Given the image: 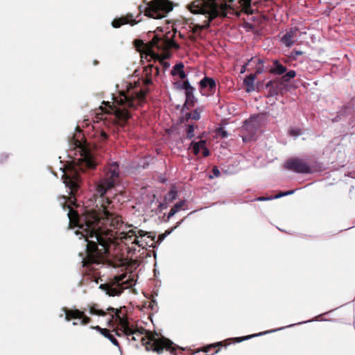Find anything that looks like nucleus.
Instances as JSON below:
<instances>
[{"instance_id": "obj_1", "label": "nucleus", "mask_w": 355, "mask_h": 355, "mask_svg": "<svg viewBox=\"0 0 355 355\" xmlns=\"http://www.w3.org/2000/svg\"><path fill=\"white\" fill-rule=\"evenodd\" d=\"M114 185V181L111 178L99 182L97 194L100 198L102 213L92 212L85 217L83 222L77 213L67 206L69 225L79 239H83L87 242L89 261H94L93 257L100 256L108 251L109 243L114 239L112 229L118 228L121 225V218L110 211L112 202L104 197L107 191Z\"/></svg>"}, {"instance_id": "obj_2", "label": "nucleus", "mask_w": 355, "mask_h": 355, "mask_svg": "<svg viewBox=\"0 0 355 355\" xmlns=\"http://www.w3.org/2000/svg\"><path fill=\"white\" fill-rule=\"evenodd\" d=\"M189 10L194 14H202L207 18L205 24H197L194 26L193 31L198 29H203L209 26L212 19L216 17L220 11L224 16L227 9V4L225 0H196L193 1L189 7Z\"/></svg>"}, {"instance_id": "obj_3", "label": "nucleus", "mask_w": 355, "mask_h": 355, "mask_svg": "<svg viewBox=\"0 0 355 355\" xmlns=\"http://www.w3.org/2000/svg\"><path fill=\"white\" fill-rule=\"evenodd\" d=\"M173 8L171 3L168 0H153L146 10V15L154 19H162Z\"/></svg>"}, {"instance_id": "obj_4", "label": "nucleus", "mask_w": 355, "mask_h": 355, "mask_svg": "<svg viewBox=\"0 0 355 355\" xmlns=\"http://www.w3.org/2000/svg\"><path fill=\"white\" fill-rule=\"evenodd\" d=\"M107 311L114 313L112 315L110 322H111L115 316L120 325V329L127 336H132L133 340H137L135 336H141L144 334V329L141 330L137 328L135 329L129 326L128 322L120 315L121 310L112 307H109Z\"/></svg>"}, {"instance_id": "obj_5", "label": "nucleus", "mask_w": 355, "mask_h": 355, "mask_svg": "<svg viewBox=\"0 0 355 355\" xmlns=\"http://www.w3.org/2000/svg\"><path fill=\"white\" fill-rule=\"evenodd\" d=\"M126 275L123 274L118 276H114L113 279L108 284H102L99 286V288L104 291L109 296H118L123 292L119 282L125 278Z\"/></svg>"}, {"instance_id": "obj_6", "label": "nucleus", "mask_w": 355, "mask_h": 355, "mask_svg": "<svg viewBox=\"0 0 355 355\" xmlns=\"http://www.w3.org/2000/svg\"><path fill=\"white\" fill-rule=\"evenodd\" d=\"M138 234L139 235H137V238L132 242L133 244H136L142 248L155 247V236H153L152 233L139 230Z\"/></svg>"}, {"instance_id": "obj_7", "label": "nucleus", "mask_w": 355, "mask_h": 355, "mask_svg": "<svg viewBox=\"0 0 355 355\" xmlns=\"http://www.w3.org/2000/svg\"><path fill=\"white\" fill-rule=\"evenodd\" d=\"M64 183L66 187L69 189V194L73 195L74 191L78 187L79 175L76 169L71 170L69 173H64Z\"/></svg>"}, {"instance_id": "obj_8", "label": "nucleus", "mask_w": 355, "mask_h": 355, "mask_svg": "<svg viewBox=\"0 0 355 355\" xmlns=\"http://www.w3.org/2000/svg\"><path fill=\"white\" fill-rule=\"evenodd\" d=\"M285 167L297 173H309L311 172L310 166L305 162L299 159H293L288 161Z\"/></svg>"}, {"instance_id": "obj_9", "label": "nucleus", "mask_w": 355, "mask_h": 355, "mask_svg": "<svg viewBox=\"0 0 355 355\" xmlns=\"http://www.w3.org/2000/svg\"><path fill=\"white\" fill-rule=\"evenodd\" d=\"M152 46H157L162 50H167L171 48L179 49V45L173 40H161L155 36L150 42Z\"/></svg>"}, {"instance_id": "obj_10", "label": "nucleus", "mask_w": 355, "mask_h": 355, "mask_svg": "<svg viewBox=\"0 0 355 355\" xmlns=\"http://www.w3.org/2000/svg\"><path fill=\"white\" fill-rule=\"evenodd\" d=\"M65 313V319L66 320L69 321L70 318H78L80 319V323L82 324H87L89 322V318L85 316L83 312L78 310V309H69V310H64Z\"/></svg>"}, {"instance_id": "obj_11", "label": "nucleus", "mask_w": 355, "mask_h": 355, "mask_svg": "<svg viewBox=\"0 0 355 355\" xmlns=\"http://www.w3.org/2000/svg\"><path fill=\"white\" fill-rule=\"evenodd\" d=\"M150 342H152L153 345L155 346L153 350L158 353H161L164 348L171 349V345L173 344L170 340L165 338H151Z\"/></svg>"}, {"instance_id": "obj_12", "label": "nucleus", "mask_w": 355, "mask_h": 355, "mask_svg": "<svg viewBox=\"0 0 355 355\" xmlns=\"http://www.w3.org/2000/svg\"><path fill=\"white\" fill-rule=\"evenodd\" d=\"M257 125L255 124V118L250 117L244 122V125L242 126L243 132H249L252 137L256 132Z\"/></svg>"}, {"instance_id": "obj_13", "label": "nucleus", "mask_w": 355, "mask_h": 355, "mask_svg": "<svg viewBox=\"0 0 355 355\" xmlns=\"http://www.w3.org/2000/svg\"><path fill=\"white\" fill-rule=\"evenodd\" d=\"M256 78V74H250L248 76H246L245 78L244 79L243 83L246 86L245 91L248 93H250L255 91V85L254 83Z\"/></svg>"}, {"instance_id": "obj_14", "label": "nucleus", "mask_w": 355, "mask_h": 355, "mask_svg": "<svg viewBox=\"0 0 355 355\" xmlns=\"http://www.w3.org/2000/svg\"><path fill=\"white\" fill-rule=\"evenodd\" d=\"M295 36V32L294 31H290L289 32L286 33L282 37L281 40H282V44L287 47L292 46L294 44Z\"/></svg>"}, {"instance_id": "obj_15", "label": "nucleus", "mask_w": 355, "mask_h": 355, "mask_svg": "<svg viewBox=\"0 0 355 355\" xmlns=\"http://www.w3.org/2000/svg\"><path fill=\"white\" fill-rule=\"evenodd\" d=\"M183 69H184V64L182 62H180L177 64H175L173 67V69L171 71V74L172 76L178 75L180 78L184 79L186 78L187 75L184 73Z\"/></svg>"}, {"instance_id": "obj_16", "label": "nucleus", "mask_w": 355, "mask_h": 355, "mask_svg": "<svg viewBox=\"0 0 355 355\" xmlns=\"http://www.w3.org/2000/svg\"><path fill=\"white\" fill-rule=\"evenodd\" d=\"M200 86L202 88L209 87L212 89L216 87V81L212 78L205 76L200 81Z\"/></svg>"}, {"instance_id": "obj_17", "label": "nucleus", "mask_w": 355, "mask_h": 355, "mask_svg": "<svg viewBox=\"0 0 355 355\" xmlns=\"http://www.w3.org/2000/svg\"><path fill=\"white\" fill-rule=\"evenodd\" d=\"M206 144L205 140H200L199 141H193L191 143V146L192 147V150L195 155H198L200 150L202 149L204 146Z\"/></svg>"}, {"instance_id": "obj_18", "label": "nucleus", "mask_w": 355, "mask_h": 355, "mask_svg": "<svg viewBox=\"0 0 355 355\" xmlns=\"http://www.w3.org/2000/svg\"><path fill=\"white\" fill-rule=\"evenodd\" d=\"M194 92L195 89L192 86L185 91L186 101L184 104V107H187V105L189 104V102L193 103V100L195 99Z\"/></svg>"}, {"instance_id": "obj_19", "label": "nucleus", "mask_w": 355, "mask_h": 355, "mask_svg": "<svg viewBox=\"0 0 355 355\" xmlns=\"http://www.w3.org/2000/svg\"><path fill=\"white\" fill-rule=\"evenodd\" d=\"M130 24L133 25L135 23L132 21H130L127 17H121L118 19H114L112 22V26L114 28H119L123 24Z\"/></svg>"}, {"instance_id": "obj_20", "label": "nucleus", "mask_w": 355, "mask_h": 355, "mask_svg": "<svg viewBox=\"0 0 355 355\" xmlns=\"http://www.w3.org/2000/svg\"><path fill=\"white\" fill-rule=\"evenodd\" d=\"M284 328L285 327H281V328H279V329H277L267 331H265V332H263V333H259V334H254V335H250V336H247L242 337V338H237L238 339V342H241V341L247 340L250 339V338H254V337L260 336H262V335H264V334H269V333L280 331V330L284 329Z\"/></svg>"}, {"instance_id": "obj_21", "label": "nucleus", "mask_w": 355, "mask_h": 355, "mask_svg": "<svg viewBox=\"0 0 355 355\" xmlns=\"http://www.w3.org/2000/svg\"><path fill=\"white\" fill-rule=\"evenodd\" d=\"M101 335L110 340V341L115 346L119 347L117 340L112 335L108 329L103 330Z\"/></svg>"}, {"instance_id": "obj_22", "label": "nucleus", "mask_w": 355, "mask_h": 355, "mask_svg": "<svg viewBox=\"0 0 355 355\" xmlns=\"http://www.w3.org/2000/svg\"><path fill=\"white\" fill-rule=\"evenodd\" d=\"M274 64L275 65V69L272 71L273 73L278 75H282L286 72V68L282 64H279L278 60H275Z\"/></svg>"}, {"instance_id": "obj_23", "label": "nucleus", "mask_w": 355, "mask_h": 355, "mask_svg": "<svg viewBox=\"0 0 355 355\" xmlns=\"http://www.w3.org/2000/svg\"><path fill=\"white\" fill-rule=\"evenodd\" d=\"M110 173L112 178H116L119 175V164L117 162H112L111 164Z\"/></svg>"}, {"instance_id": "obj_24", "label": "nucleus", "mask_w": 355, "mask_h": 355, "mask_svg": "<svg viewBox=\"0 0 355 355\" xmlns=\"http://www.w3.org/2000/svg\"><path fill=\"white\" fill-rule=\"evenodd\" d=\"M123 239L125 240H130L132 237L137 238V235H139L138 231L136 232L135 230H129L128 232H123Z\"/></svg>"}, {"instance_id": "obj_25", "label": "nucleus", "mask_w": 355, "mask_h": 355, "mask_svg": "<svg viewBox=\"0 0 355 355\" xmlns=\"http://www.w3.org/2000/svg\"><path fill=\"white\" fill-rule=\"evenodd\" d=\"M296 76V72L294 70H291L286 73L282 76V80L284 82H288Z\"/></svg>"}, {"instance_id": "obj_26", "label": "nucleus", "mask_w": 355, "mask_h": 355, "mask_svg": "<svg viewBox=\"0 0 355 355\" xmlns=\"http://www.w3.org/2000/svg\"><path fill=\"white\" fill-rule=\"evenodd\" d=\"M186 117L187 119L191 118L194 120H199L200 119V111L199 109H195L192 114H187Z\"/></svg>"}, {"instance_id": "obj_27", "label": "nucleus", "mask_w": 355, "mask_h": 355, "mask_svg": "<svg viewBox=\"0 0 355 355\" xmlns=\"http://www.w3.org/2000/svg\"><path fill=\"white\" fill-rule=\"evenodd\" d=\"M174 85L177 89H184L185 91L187 89H189L190 87H191L189 80H186L181 84L175 83H174Z\"/></svg>"}, {"instance_id": "obj_28", "label": "nucleus", "mask_w": 355, "mask_h": 355, "mask_svg": "<svg viewBox=\"0 0 355 355\" xmlns=\"http://www.w3.org/2000/svg\"><path fill=\"white\" fill-rule=\"evenodd\" d=\"M83 166H85L89 168H94L95 167V164L93 163V162L91 159L85 157L83 160L82 164H81V168H83Z\"/></svg>"}, {"instance_id": "obj_29", "label": "nucleus", "mask_w": 355, "mask_h": 355, "mask_svg": "<svg viewBox=\"0 0 355 355\" xmlns=\"http://www.w3.org/2000/svg\"><path fill=\"white\" fill-rule=\"evenodd\" d=\"M89 313L93 315H98L101 316H105L106 315V312L101 309H97L94 306H92L89 309Z\"/></svg>"}, {"instance_id": "obj_30", "label": "nucleus", "mask_w": 355, "mask_h": 355, "mask_svg": "<svg viewBox=\"0 0 355 355\" xmlns=\"http://www.w3.org/2000/svg\"><path fill=\"white\" fill-rule=\"evenodd\" d=\"M290 134L295 138L302 135V131L298 128H293L290 130Z\"/></svg>"}, {"instance_id": "obj_31", "label": "nucleus", "mask_w": 355, "mask_h": 355, "mask_svg": "<svg viewBox=\"0 0 355 355\" xmlns=\"http://www.w3.org/2000/svg\"><path fill=\"white\" fill-rule=\"evenodd\" d=\"M194 125H189L188 129L187 132V138L190 139L194 137Z\"/></svg>"}, {"instance_id": "obj_32", "label": "nucleus", "mask_w": 355, "mask_h": 355, "mask_svg": "<svg viewBox=\"0 0 355 355\" xmlns=\"http://www.w3.org/2000/svg\"><path fill=\"white\" fill-rule=\"evenodd\" d=\"M218 134L223 138H225L229 136V132L223 128H220L218 130Z\"/></svg>"}, {"instance_id": "obj_33", "label": "nucleus", "mask_w": 355, "mask_h": 355, "mask_svg": "<svg viewBox=\"0 0 355 355\" xmlns=\"http://www.w3.org/2000/svg\"><path fill=\"white\" fill-rule=\"evenodd\" d=\"M180 209L178 208V206H176L175 205L171 209L170 211L168 214V218H171Z\"/></svg>"}, {"instance_id": "obj_34", "label": "nucleus", "mask_w": 355, "mask_h": 355, "mask_svg": "<svg viewBox=\"0 0 355 355\" xmlns=\"http://www.w3.org/2000/svg\"><path fill=\"white\" fill-rule=\"evenodd\" d=\"M177 191L175 190H171L166 196V199H168L169 200H173L176 198Z\"/></svg>"}, {"instance_id": "obj_35", "label": "nucleus", "mask_w": 355, "mask_h": 355, "mask_svg": "<svg viewBox=\"0 0 355 355\" xmlns=\"http://www.w3.org/2000/svg\"><path fill=\"white\" fill-rule=\"evenodd\" d=\"M212 172H213V175L209 176L210 179H212L214 178H217L220 174L219 169L216 166L213 168Z\"/></svg>"}, {"instance_id": "obj_36", "label": "nucleus", "mask_w": 355, "mask_h": 355, "mask_svg": "<svg viewBox=\"0 0 355 355\" xmlns=\"http://www.w3.org/2000/svg\"><path fill=\"white\" fill-rule=\"evenodd\" d=\"M284 196H286V192H280L278 194L275 195V196L269 197L267 199H272V200L273 199H278V198H280L284 197Z\"/></svg>"}, {"instance_id": "obj_37", "label": "nucleus", "mask_w": 355, "mask_h": 355, "mask_svg": "<svg viewBox=\"0 0 355 355\" xmlns=\"http://www.w3.org/2000/svg\"><path fill=\"white\" fill-rule=\"evenodd\" d=\"M121 118L127 120V119H128L129 118L131 117V115H130V114L128 112H127V111H124L123 112V111L121 112Z\"/></svg>"}, {"instance_id": "obj_38", "label": "nucleus", "mask_w": 355, "mask_h": 355, "mask_svg": "<svg viewBox=\"0 0 355 355\" xmlns=\"http://www.w3.org/2000/svg\"><path fill=\"white\" fill-rule=\"evenodd\" d=\"M264 71V66L263 65H257L256 68V73L261 74Z\"/></svg>"}, {"instance_id": "obj_39", "label": "nucleus", "mask_w": 355, "mask_h": 355, "mask_svg": "<svg viewBox=\"0 0 355 355\" xmlns=\"http://www.w3.org/2000/svg\"><path fill=\"white\" fill-rule=\"evenodd\" d=\"M202 150L203 155H204L205 157H207V156H209V149L207 148L206 144L204 146V147L202 148Z\"/></svg>"}, {"instance_id": "obj_40", "label": "nucleus", "mask_w": 355, "mask_h": 355, "mask_svg": "<svg viewBox=\"0 0 355 355\" xmlns=\"http://www.w3.org/2000/svg\"><path fill=\"white\" fill-rule=\"evenodd\" d=\"M91 329H96V331H98L101 334V332H103V330H105V329H103V328L100 327L99 326L91 327Z\"/></svg>"}, {"instance_id": "obj_41", "label": "nucleus", "mask_w": 355, "mask_h": 355, "mask_svg": "<svg viewBox=\"0 0 355 355\" xmlns=\"http://www.w3.org/2000/svg\"><path fill=\"white\" fill-rule=\"evenodd\" d=\"M252 60V58L250 59L248 62L246 64H245L242 68H241V73H243L245 71V69H246V66L251 62V60Z\"/></svg>"}, {"instance_id": "obj_42", "label": "nucleus", "mask_w": 355, "mask_h": 355, "mask_svg": "<svg viewBox=\"0 0 355 355\" xmlns=\"http://www.w3.org/2000/svg\"><path fill=\"white\" fill-rule=\"evenodd\" d=\"M242 1L243 2V6L245 7H248V6H250L251 0H242Z\"/></svg>"}, {"instance_id": "obj_43", "label": "nucleus", "mask_w": 355, "mask_h": 355, "mask_svg": "<svg viewBox=\"0 0 355 355\" xmlns=\"http://www.w3.org/2000/svg\"><path fill=\"white\" fill-rule=\"evenodd\" d=\"M185 201L184 200H180L178 203L175 204L176 206H178V208L180 209V208L184 205Z\"/></svg>"}, {"instance_id": "obj_44", "label": "nucleus", "mask_w": 355, "mask_h": 355, "mask_svg": "<svg viewBox=\"0 0 355 355\" xmlns=\"http://www.w3.org/2000/svg\"><path fill=\"white\" fill-rule=\"evenodd\" d=\"M221 345H222V343H221V342H218V343H216L211 344V347H216L221 346Z\"/></svg>"}, {"instance_id": "obj_45", "label": "nucleus", "mask_w": 355, "mask_h": 355, "mask_svg": "<svg viewBox=\"0 0 355 355\" xmlns=\"http://www.w3.org/2000/svg\"><path fill=\"white\" fill-rule=\"evenodd\" d=\"M101 136L103 139H105L107 137V135L105 132H101Z\"/></svg>"}, {"instance_id": "obj_46", "label": "nucleus", "mask_w": 355, "mask_h": 355, "mask_svg": "<svg viewBox=\"0 0 355 355\" xmlns=\"http://www.w3.org/2000/svg\"><path fill=\"white\" fill-rule=\"evenodd\" d=\"M285 192H286V196H288V195L293 194L295 191L294 190H290V191H285Z\"/></svg>"}, {"instance_id": "obj_47", "label": "nucleus", "mask_w": 355, "mask_h": 355, "mask_svg": "<svg viewBox=\"0 0 355 355\" xmlns=\"http://www.w3.org/2000/svg\"><path fill=\"white\" fill-rule=\"evenodd\" d=\"M268 198H263V197H260L259 198H257V200H259V201H265V200H270V199H267Z\"/></svg>"}, {"instance_id": "obj_48", "label": "nucleus", "mask_w": 355, "mask_h": 355, "mask_svg": "<svg viewBox=\"0 0 355 355\" xmlns=\"http://www.w3.org/2000/svg\"><path fill=\"white\" fill-rule=\"evenodd\" d=\"M257 64H258V65H263V60L261 59H259L257 60Z\"/></svg>"}, {"instance_id": "obj_49", "label": "nucleus", "mask_w": 355, "mask_h": 355, "mask_svg": "<svg viewBox=\"0 0 355 355\" xmlns=\"http://www.w3.org/2000/svg\"><path fill=\"white\" fill-rule=\"evenodd\" d=\"M295 55H302V51H295Z\"/></svg>"}, {"instance_id": "obj_50", "label": "nucleus", "mask_w": 355, "mask_h": 355, "mask_svg": "<svg viewBox=\"0 0 355 355\" xmlns=\"http://www.w3.org/2000/svg\"><path fill=\"white\" fill-rule=\"evenodd\" d=\"M211 347V345L209 346H207V347H205V352H207Z\"/></svg>"}, {"instance_id": "obj_51", "label": "nucleus", "mask_w": 355, "mask_h": 355, "mask_svg": "<svg viewBox=\"0 0 355 355\" xmlns=\"http://www.w3.org/2000/svg\"><path fill=\"white\" fill-rule=\"evenodd\" d=\"M72 324H73V326H76V325H78V322H72Z\"/></svg>"}, {"instance_id": "obj_52", "label": "nucleus", "mask_w": 355, "mask_h": 355, "mask_svg": "<svg viewBox=\"0 0 355 355\" xmlns=\"http://www.w3.org/2000/svg\"><path fill=\"white\" fill-rule=\"evenodd\" d=\"M248 139L247 137H243V141H246Z\"/></svg>"}, {"instance_id": "obj_53", "label": "nucleus", "mask_w": 355, "mask_h": 355, "mask_svg": "<svg viewBox=\"0 0 355 355\" xmlns=\"http://www.w3.org/2000/svg\"><path fill=\"white\" fill-rule=\"evenodd\" d=\"M127 103H128V105H129V106H131V105H132V102H130V101H128Z\"/></svg>"}, {"instance_id": "obj_54", "label": "nucleus", "mask_w": 355, "mask_h": 355, "mask_svg": "<svg viewBox=\"0 0 355 355\" xmlns=\"http://www.w3.org/2000/svg\"><path fill=\"white\" fill-rule=\"evenodd\" d=\"M144 95H145V94H144V93H142V94H141V96H139V98H143V97L144 96Z\"/></svg>"}, {"instance_id": "obj_55", "label": "nucleus", "mask_w": 355, "mask_h": 355, "mask_svg": "<svg viewBox=\"0 0 355 355\" xmlns=\"http://www.w3.org/2000/svg\"><path fill=\"white\" fill-rule=\"evenodd\" d=\"M294 324H289V325H288L286 327H292V326H293Z\"/></svg>"}, {"instance_id": "obj_56", "label": "nucleus", "mask_w": 355, "mask_h": 355, "mask_svg": "<svg viewBox=\"0 0 355 355\" xmlns=\"http://www.w3.org/2000/svg\"><path fill=\"white\" fill-rule=\"evenodd\" d=\"M119 284H120V285H121V288H123V287L122 286V284H124V282H122V284H121V283L119 282Z\"/></svg>"}, {"instance_id": "obj_57", "label": "nucleus", "mask_w": 355, "mask_h": 355, "mask_svg": "<svg viewBox=\"0 0 355 355\" xmlns=\"http://www.w3.org/2000/svg\"><path fill=\"white\" fill-rule=\"evenodd\" d=\"M62 200L65 201V197L64 196L62 197Z\"/></svg>"}]
</instances>
